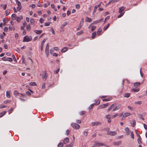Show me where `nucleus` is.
I'll use <instances>...</instances> for the list:
<instances>
[{
    "label": "nucleus",
    "instance_id": "obj_18",
    "mask_svg": "<svg viewBox=\"0 0 147 147\" xmlns=\"http://www.w3.org/2000/svg\"><path fill=\"white\" fill-rule=\"evenodd\" d=\"M117 1V0H111L109 1V2L108 3L107 5H109L111 3H114Z\"/></svg>",
    "mask_w": 147,
    "mask_h": 147
},
{
    "label": "nucleus",
    "instance_id": "obj_47",
    "mask_svg": "<svg viewBox=\"0 0 147 147\" xmlns=\"http://www.w3.org/2000/svg\"><path fill=\"white\" fill-rule=\"evenodd\" d=\"M34 22V20L33 19L31 18L30 19V22L31 24H33Z\"/></svg>",
    "mask_w": 147,
    "mask_h": 147
},
{
    "label": "nucleus",
    "instance_id": "obj_10",
    "mask_svg": "<svg viewBox=\"0 0 147 147\" xmlns=\"http://www.w3.org/2000/svg\"><path fill=\"white\" fill-rule=\"evenodd\" d=\"M125 131L126 135L127 136L129 135L130 134L129 128L128 127H126L125 129Z\"/></svg>",
    "mask_w": 147,
    "mask_h": 147
},
{
    "label": "nucleus",
    "instance_id": "obj_37",
    "mask_svg": "<svg viewBox=\"0 0 147 147\" xmlns=\"http://www.w3.org/2000/svg\"><path fill=\"white\" fill-rule=\"evenodd\" d=\"M130 133H131L130 136H131V138H132L134 139V134L133 132L132 131H130Z\"/></svg>",
    "mask_w": 147,
    "mask_h": 147
},
{
    "label": "nucleus",
    "instance_id": "obj_55",
    "mask_svg": "<svg viewBox=\"0 0 147 147\" xmlns=\"http://www.w3.org/2000/svg\"><path fill=\"white\" fill-rule=\"evenodd\" d=\"M100 100H98L96 102V103H95L96 105H98V104H100Z\"/></svg>",
    "mask_w": 147,
    "mask_h": 147
},
{
    "label": "nucleus",
    "instance_id": "obj_20",
    "mask_svg": "<svg viewBox=\"0 0 147 147\" xmlns=\"http://www.w3.org/2000/svg\"><path fill=\"white\" fill-rule=\"evenodd\" d=\"M125 9V7L123 6H121L119 9V12L121 13L122 12V11Z\"/></svg>",
    "mask_w": 147,
    "mask_h": 147
},
{
    "label": "nucleus",
    "instance_id": "obj_32",
    "mask_svg": "<svg viewBox=\"0 0 147 147\" xmlns=\"http://www.w3.org/2000/svg\"><path fill=\"white\" fill-rule=\"evenodd\" d=\"M130 95V94L129 93H125L124 94V96L125 97L128 98L129 97Z\"/></svg>",
    "mask_w": 147,
    "mask_h": 147
},
{
    "label": "nucleus",
    "instance_id": "obj_34",
    "mask_svg": "<svg viewBox=\"0 0 147 147\" xmlns=\"http://www.w3.org/2000/svg\"><path fill=\"white\" fill-rule=\"evenodd\" d=\"M96 35V32H93L92 34V38H94L95 36Z\"/></svg>",
    "mask_w": 147,
    "mask_h": 147
},
{
    "label": "nucleus",
    "instance_id": "obj_63",
    "mask_svg": "<svg viewBox=\"0 0 147 147\" xmlns=\"http://www.w3.org/2000/svg\"><path fill=\"white\" fill-rule=\"evenodd\" d=\"M8 30V28L7 27H5L4 28V31L5 32H7Z\"/></svg>",
    "mask_w": 147,
    "mask_h": 147
},
{
    "label": "nucleus",
    "instance_id": "obj_3",
    "mask_svg": "<svg viewBox=\"0 0 147 147\" xmlns=\"http://www.w3.org/2000/svg\"><path fill=\"white\" fill-rule=\"evenodd\" d=\"M101 123L100 122L95 121L92 122L91 124L92 126H96L100 125L101 124Z\"/></svg>",
    "mask_w": 147,
    "mask_h": 147
},
{
    "label": "nucleus",
    "instance_id": "obj_59",
    "mask_svg": "<svg viewBox=\"0 0 147 147\" xmlns=\"http://www.w3.org/2000/svg\"><path fill=\"white\" fill-rule=\"evenodd\" d=\"M106 117L107 119H110L111 116L110 114L107 115L106 116Z\"/></svg>",
    "mask_w": 147,
    "mask_h": 147
},
{
    "label": "nucleus",
    "instance_id": "obj_57",
    "mask_svg": "<svg viewBox=\"0 0 147 147\" xmlns=\"http://www.w3.org/2000/svg\"><path fill=\"white\" fill-rule=\"evenodd\" d=\"M16 1L18 6H21V3L19 1Z\"/></svg>",
    "mask_w": 147,
    "mask_h": 147
},
{
    "label": "nucleus",
    "instance_id": "obj_28",
    "mask_svg": "<svg viewBox=\"0 0 147 147\" xmlns=\"http://www.w3.org/2000/svg\"><path fill=\"white\" fill-rule=\"evenodd\" d=\"M140 85V83L139 82H136L134 84V86L135 87H137L139 86Z\"/></svg>",
    "mask_w": 147,
    "mask_h": 147
},
{
    "label": "nucleus",
    "instance_id": "obj_23",
    "mask_svg": "<svg viewBox=\"0 0 147 147\" xmlns=\"http://www.w3.org/2000/svg\"><path fill=\"white\" fill-rule=\"evenodd\" d=\"M47 77V74L45 71V74L44 76H42V78L43 79H46Z\"/></svg>",
    "mask_w": 147,
    "mask_h": 147
},
{
    "label": "nucleus",
    "instance_id": "obj_43",
    "mask_svg": "<svg viewBox=\"0 0 147 147\" xmlns=\"http://www.w3.org/2000/svg\"><path fill=\"white\" fill-rule=\"evenodd\" d=\"M138 115L139 116V117L140 118L142 119V120H144V119L142 117V115H139V114H138Z\"/></svg>",
    "mask_w": 147,
    "mask_h": 147
},
{
    "label": "nucleus",
    "instance_id": "obj_1",
    "mask_svg": "<svg viewBox=\"0 0 147 147\" xmlns=\"http://www.w3.org/2000/svg\"><path fill=\"white\" fill-rule=\"evenodd\" d=\"M72 127L74 129H78L80 128V125L76 123H71Z\"/></svg>",
    "mask_w": 147,
    "mask_h": 147
},
{
    "label": "nucleus",
    "instance_id": "obj_24",
    "mask_svg": "<svg viewBox=\"0 0 147 147\" xmlns=\"http://www.w3.org/2000/svg\"><path fill=\"white\" fill-rule=\"evenodd\" d=\"M29 85L31 86H35L36 85V83L35 82H30L29 83Z\"/></svg>",
    "mask_w": 147,
    "mask_h": 147
},
{
    "label": "nucleus",
    "instance_id": "obj_8",
    "mask_svg": "<svg viewBox=\"0 0 147 147\" xmlns=\"http://www.w3.org/2000/svg\"><path fill=\"white\" fill-rule=\"evenodd\" d=\"M102 3V2H100L98 5L95 6L94 8V10L93 11V13H95L97 9V8H98V7H100Z\"/></svg>",
    "mask_w": 147,
    "mask_h": 147
},
{
    "label": "nucleus",
    "instance_id": "obj_52",
    "mask_svg": "<svg viewBox=\"0 0 147 147\" xmlns=\"http://www.w3.org/2000/svg\"><path fill=\"white\" fill-rule=\"evenodd\" d=\"M120 13V14L118 16V18H120L123 15L124 13H122V12H121Z\"/></svg>",
    "mask_w": 147,
    "mask_h": 147
},
{
    "label": "nucleus",
    "instance_id": "obj_26",
    "mask_svg": "<svg viewBox=\"0 0 147 147\" xmlns=\"http://www.w3.org/2000/svg\"><path fill=\"white\" fill-rule=\"evenodd\" d=\"M6 113V111L1 112L0 113V117H2L4 115H5Z\"/></svg>",
    "mask_w": 147,
    "mask_h": 147
},
{
    "label": "nucleus",
    "instance_id": "obj_5",
    "mask_svg": "<svg viewBox=\"0 0 147 147\" xmlns=\"http://www.w3.org/2000/svg\"><path fill=\"white\" fill-rule=\"evenodd\" d=\"M107 134L111 135V136H114L117 133L115 131H108L107 133Z\"/></svg>",
    "mask_w": 147,
    "mask_h": 147
},
{
    "label": "nucleus",
    "instance_id": "obj_64",
    "mask_svg": "<svg viewBox=\"0 0 147 147\" xmlns=\"http://www.w3.org/2000/svg\"><path fill=\"white\" fill-rule=\"evenodd\" d=\"M144 128L147 130V125L145 124H144Z\"/></svg>",
    "mask_w": 147,
    "mask_h": 147
},
{
    "label": "nucleus",
    "instance_id": "obj_16",
    "mask_svg": "<svg viewBox=\"0 0 147 147\" xmlns=\"http://www.w3.org/2000/svg\"><path fill=\"white\" fill-rule=\"evenodd\" d=\"M11 18L12 20H14L16 18V14H13L11 16Z\"/></svg>",
    "mask_w": 147,
    "mask_h": 147
},
{
    "label": "nucleus",
    "instance_id": "obj_31",
    "mask_svg": "<svg viewBox=\"0 0 147 147\" xmlns=\"http://www.w3.org/2000/svg\"><path fill=\"white\" fill-rule=\"evenodd\" d=\"M84 32V31L83 30H82L76 33V35H79L82 34Z\"/></svg>",
    "mask_w": 147,
    "mask_h": 147
},
{
    "label": "nucleus",
    "instance_id": "obj_25",
    "mask_svg": "<svg viewBox=\"0 0 147 147\" xmlns=\"http://www.w3.org/2000/svg\"><path fill=\"white\" fill-rule=\"evenodd\" d=\"M10 12V9H7L5 11V15L6 16L8 15Z\"/></svg>",
    "mask_w": 147,
    "mask_h": 147
},
{
    "label": "nucleus",
    "instance_id": "obj_41",
    "mask_svg": "<svg viewBox=\"0 0 147 147\" xmlns=\"http://www.w3.org/2000/svg\"><path fill=\"white\" fill-rule=\"evenodd\" d=\"M67 24V22H64L62 24V25L61 27V28H63L65 27V26Z\"/></svg>",
    "mask_w": 147,
    "mask_h": 147
},
{
    "label": "nucleus",
    "instance_id": "obj_21",
    "mask_svg": "<svg viewBox=\"0 0 147 147\" xmlns=\"http://www.w3.org/2000/svg\"><path fill=\"white\" fill-rule=\"evenodd\" d=\"M42 30H34V32L37 34H39L41 33L42 32Z\"/></svg>",
    "mask_w": 147,
    "mask_h": 147
},
{
    "label": "nucleus",
    "instance_id": "obj_9",
    "mask_svg": "<svg viewBox=\"0 0 147 147\" xmlns=\"http://www.w3.org/2000/svg\"><path fill=\"white\" fill-rule=\"evenodd\" d=\"M121 105L119 104L115 107L114 108H113V111H116L117 110H118L121 108Z\"/></svg>",
    "mask_w": 147,
    "mask_h": 147
},
{
    "label": "nucleus",
    "instance_id": "obj_61",
    "mask_svg": "<svg viewBox=\"0 0 147 147\" xmlns=\"http://www.w3.org/2000/svg\"><path fill=\"white\" fill-rule=\"evenodd\" d=\"M110 100V99L107 98H106L104 99H103L102 100L103 101H107Z\"/></svg>",
    "mask_w": 147,
    "mask_h": 147
},
{
    "label": "nucleus",
    "instance_id": "obj_22",
    "mask_svg": "<svg viewBox=\"0 0 147 147\" xmlns=\"http://www.w3.org/2000/svg\"><path fill=\"white\" fill-rule=\"evenodd\" d=\"M131 114L130 113H124V116L125 117H127L131 115Z\"/></svg>",
    "mask_w": 147,
    "mask_h": 147
},
{
    "label": "nucleus",
    "instance_id": "obj_4",
    "mask_svg": "<svg viewBox=\"0 0 147 147\" xmlns=\"http://www.w3.org/2000/svg\"><path fill=\"white\" fill-rule=\"evenodd\" d=\"M104 144H105L104 143H102L100 142H95V144H94V146H103Z\"/></svg>",
    "mask_w": 147,
    "mask_h": 147
},
{
    "label": "nucleus",
    "instance_id": "obj_29",
    "mask_svg": "<svg viewBox=\"0 0 147 147\" xmlns=\"http://www.w3.org/2000/svg\"><path fill=\"white\" fill-rule=\"evenodd\" d=\"M110 23H109L107 24V25L106 26L104 27V30H105L107 29L110 26Z\"/></svg>",
    "mask_w": 147,
    "mask_h": 147
},
{
    "label": "nucleus",
    "instance_id": "obj_56",
    "mask_svg": "<svg viewBox=\"0 0 147 147\" xmlns=\"http://www.w3.org/2000/svg\"><path fill=\"white\" fill-rule=\"evenodd\" d=\"M138 143L139 144H142V142L139 139H138Z\"/></svg>",
    "mask_w": 147,
    "mask_h": 147
},
{
    "label": "nucleus",
    "instance_id": "obj_2",
    "mask_svg": "<svg viewBox=\"0 0 147 147\" xmlns=\"http://www.w3.org/2000/svg\"><path fill=\"white\" fill-rule=\"evenodd\" d=\"M32 39L31 37H30L28 36H25L23 38V42H28L30 41Z\"/></svg>",
    "mask_w": 147,
    "mask_h": 147
},
{
    "label": "nucleus",
    "instance_id": "obj_54",
    "mask_svg": "<svg viewBox=\"0 0 147 147\" xmlns=\"http://www.w3.org/2000/svg\"><path fill=\"white\" fill-rule=\"evenodd\" d=\"M129 109L131 110V111H134V109L132 107L130 106H128L127 107Z\"/></svg>",
    "mask_w": 147,
    "mask_h": 147
},
{
    "label": "nucleus",
    "instance_id": "obj_49",
    "mask_svg": "<svg viewBox=\"0 0 147 147\" xmlns=\"http://www.w3.org/2000/svg\"><path fill=\"white\" fill-rule=\"evenodd\" d=\"M11 102V100H6L3 101V103L5 104H6L8 103H9Z\"/></svg>",
    "mask_w": 147,
    "mask_h": 147
},
{
    "label": "nucleus",
    "instance_id": "obj_33",
    "mask_svg": "<svg viewBox=\"0 0 147 147\" xmlns=\"http://www.w3.org/2000/svg\"><path fill=\"white\" fill-rule=\"evenodd\" d=\"M133 123L131 124L132 126L133 127H134L136 124V121L134 120H133Z\"/></svg>",
    "mask_w": 147,
    "mask_h": 147
},
{
    "label": "nucleus",
    "instance_id": "obj_6",
    "mask_svg": "<svg viewBox=\"0 0 147 147\" xmlns=\"http://www.w3.org/2000/svg\"><path fill=\"white\" fill-rule=\"evenodd\" d=\"M46 40V39H44L42 40V42H41L40 49H41V50L42 51L43 50V47L44 45L45 42Z\"/></svg>",
    "mask_w": 147,
    "mask_h": 147
},
{
    "label": "nucleus",
    "instance_id": "obj_27",
    "mask_svg": "<svg viewBox=\"0 0 147 147\" xmlns=\"http://www.w3.org/2000/svg\"><path fill=\"white\" fill-rule=\"evenodd\" d=\"M121 141L117 142H114L113 144L115 145H119L121 144Z\"/></svg>",
    "mask_w": 147,
    "mask_h": 147
},
{
    "label": "nucleus",
    "instance_id": "obj_7",
    "mask_svg": "<svg viewBox=\"0 0 147 147\" xmlns=\"http://www.w3.org/2000/svg\"><path fill=\"white\" fill-rule=\"evenodd\" d=\"M109 104L108 103L105 104H104L102 105H100L98 108V109H102L103 108H105L108 105H109Z\"/></svg>",
    "mask_w": 147,
    "mask_h": 147
},
{
    "label": "nucleus",
    "instance_id": "obj_58",
    "mask_svg": "<svg viewBox=\"0 0 147 147\" xmlns=\"http://www.w3.org/2000/svg\"><path fill=\"white\" fill-rule=\"evenodd\" d=\"M88 134V132L87 131H84V135L85 136H87Z\"/></svg>",
    "mask_w": 147,
    "mask_h": 147
},
{
    "label": "nucleus",
    "instance_id": "obj_19",
    "mask_svg": "<svg viewBox=\"0 0 147 147\" xmlns=\"http://www.w3.org/2000/svg\"><path fill=\"white\" fill-rule=\"evenodd\" d=\"M115 104H113L111 105L110 107L108 109V111H109L111 110L115 106Z\"/></svg>",
    "mask_w": 147,
    "mask_h": 147
},
{
    "label": "nucleus",
    "instance_id": "obj_46",
    "mask_svg": "<svg viewBox=\"0 0 147 147\" xmlns=\"http://www.w3.org/2000/svg\"><path fill=\"white\" fill-rule=\"evenodd\" d=\"M30 26L29 24L27 25L26 27V29L27 30L30 31Z\"/></svg>",
    "mask_w": 147,
    "mask_h": 147
},
{
    "label": "nucleus",
    "instance_id": "obj_51",
    "mask_svg": "<svg viewBox=\"0 0 147 147\" xmlns=\"http://www.w3.org/2000/svg\"><path fill=\"white\" fill-rule=\"evenodd\" d=\"M3 25L4 26H5L6 25V20L5 19V18H4L3 20Z\"/></svg>",
    "mask_w": 147,
    "mask_h": 147
},
{
    "label": "nucleus",
    "instance_id": "obj_11",
    "mask_svg": "<svg viewBox=\"0 0 147 147\" xmlns=\"http://www.w3.org/2000/svg\"><path fill=\"white\" fill-rule=\"evenodd\" d=\"M89 28H91V30L92 31H93L96 28V26H92L91 24H90L88 27Z\"/></svg>",
    "mask_w": 147,
    "mask_h": 147
},
{
    "label": "nucleus",
    "instance_id": "obj_15",
    "mask_svg": "<svg viewBox=\"0 0 147 147\" xmlns=\"http://www.w3.org/2000/svg\"><path fill=\"white\" fill-rule=\"evenodd\" d=\"M68 50V48L67 47H64L61 50V52L62 53H64Z\"/></svg>",
    "mask_w": 147,
    "mask_h": 147
},
{
    "label": "nucleus",
    "instance_id": "obj_35",
    "mask_svg": "<svg viewBox=\"0 0 147 147\" xmlns=\"http://www.w3.org/2000/svg\"><path fill=\"white\" fill-rule=\"evenodd\" d=\"M131 90L134 92H138L139 91V89H133Z\"/></svg>",
    "mask_w": 147,
    "mask_h": 147
},
{
    "label": "nucleus",
    "instance_id": "obj_42",
    "mask_svg": "<svg viewBox=\"0 0 147 147\" xmlns=\"http://www.w3.org/2000/svg\"><path fill=\"white\" fill-rule=\"evenodd\" d=\"M63 144L62 142H60L58 145V147H63Z\"/></svg>",
    "mask_w": 147,
    "mask_h": 147
},
{
    "label": "nucleus",
    "instance_id": "obj_17",
    "mask_svg": "<svg viewBox=\"0 0 147 147\" xmlns=\"http://www.w3.org/2000/svg\"><path fill=\"white\" fill-rule=\"evenodd\" d=\"M85 21L86 22H92V20L91 18L88 17H86L85 19Z\"/></svg>",
    "mask_w": 147,
    "mask_h": 147
},
{
    "label": "nucleus",
    "instance_id": "obj_36",
    "mask_svg": "<svg viewBox=\"0 0 147 147\" xmlns=\"http://www.w3.org/2000/svg\"><path fill=\"white\" fill-rule=\"evenodd\" d=\"M51 23V22H48L45 23V26H49Z\"/></svg>",
    "mask_w": 147,
    "mask_h": 147
},
{
    "label": "nucleus",
    "instance_id": "obj_62",
    "mask_svg": "<svg viewBox=\"0 0 147 147\" xmlns=\"http://www.w3.org/2000/svg\"><path fill=\"white\" fill-rule=\"evenodd\" d=\"M17 18V21L18 22H19L21 20V18H20L19 17H18Z\"/></svg>",
    "mask_w": 147,
    "mask_h": 147
},
{
    "label": "nucleus",
    "instance_id": "obj_45",
    "mask_svg": "<svg viewBox=\"0 0 147 147\" xmlns=\"http://www.w3.org/2000/svg\"><path fill=\"white\" fill-rule=\"evenodd\" d=\"M94 105H95L94 103H93V104L91 105L90 106V107H89V109L90 110H91V109H92V108L93 107Z\"/></svg>",
    "mask_w": 147,
    "mask_h": 147
},
{
    "label": "nucleus",
    "instance_id": "obj_39",
    "mask_svg": "<svg viewBox=\"0 0 147 147\" xmlns=\"http://www.w3.org/2000/svg\"><path fill=\"white\" fill-rule=\"evenodd\" d=\"M49 46L48 44H47L46 47L45 51H49Z\"/></svg>",
    "mask_w": 147,
    "mask_h": 147
},
{
    "label": "nucleus",
    "instance_id": "obj_30",
    "mask_svg": "<svg viewBox=\"0 0 147 147\" xmlns=\"http://www.w3.org/2000/svg\"><path fill=\"white\" fill-rule=\"evenodd\" d=\"M83 25L81 23H80V25L77 28V29L76 30H80V29H81V27H82V26H83Z\"/></svg>",
    "mask_w": 147,
    "mask_h": 147
},
{
    "label": "nucleus",
    "instance_id": "obj_53",
    "mask_svg": "<svg viewBox=\"0 0 147 147\" xmlns=\"http://www.w3.org/2000/svg\"><path fill=\"white\" fill-rule=\"evenodd\" d=\"M102 29L100 28H98V31L97 32V33L98 34V33H100L102 31Z\"/></svg>",
    "mask_w": 147,
    "mask_h": 147
},
{
    "label": "nucleus",
    "instance_id": "obj_60",
    "mask_svg": "<svg viewBox=\"0 0 147 147\" xmlns=\"http://www.w3.org/2000/svg\"><path fill=\"white\" fill-rule=\"evenodd\" d=\"M12 57H13V60L14 61H16V62H17V60L16 59V58H15V56L14 55H12Z\"/></svg>",
    "mask_w": 147,
    "mask_h": 147
},
{
    "label": "nucleus",
    "instance_id": "obj_14",
    "mask_svg": "<svg viewBox=\"0 0 147 147\" xmlns=\"http://www.w3.org/2000/svg\"><path fill=\"white\" fill-rule=\"evenodd\" d=\"M69 141V138L67 137L65 138L63 140V143L64 144H66L68 143Z\"/></svg>",
    "mask_w": 147,
    "mask_h": 147
},
{
    "label": "nucleus",
    "instance_id": "obj_38",
    "mask_svg": "<svg viewBox=\"0 0 147 147\" xmlns=\"http://www.w3.org/2000/svg\"><path fill=\"white\" fill-rule=\"evenodd\" d=\"M86 113V112L84 111H82L80 113V115H83Z\"/></svg>",
    "mask_w": 147,
    "mask_h": 147
},
{
    "label": "nucleus",
    "instance_id": "obj_48",
    "mask_svg": "<svg viewBox=\"0 0 147 147\" xmlns=\"http://www.w3.org/2000/svg\"><path fill=\"white\" fill-rule=\"evenodd\" d=\"M142 103L141 101H138L137 102H135V104H138V105H140Z\"/></svg>",
    "mask_w": 147,
    "mask_h": 147
},
{
    "label": "nucleus",
    "instance_id": "obj_50",
    "mask_svg": "<svg viewBox=\"0 0 147 147\" xmlns=\"http://www.w3.org/2000/svg\"><path fill=\"white\" fill-rule=\"evenodd\" d=\"M44 21V19L42 18H40V21L41 23H42Z\"/></svg>",
    "mask_w": 147,
    "mask_h": 147
},
{
    "label": "nucleus",
    "instance_id": "obj_44",
    "mask_svg": "<svg viewBox=\"0 0 147 147\" xmlns=\"http://www.w3.org/2000/svg\"><path fill=\"white\" fill-rule=\"evenodd\" d=\"M7 61L10 62H11L13 61V60L11 58L8 57L7 58Z\"/></svg>",
    "mask_w": 147,
    "mask_h": 147
},
{
    "label": "nucleus",
    "instance_id": "obj_40",
    "mask_svg": "<svg viewBox=\"0 0 147 147\" xmlns=\"http://www.w3.org/2000/svg\"><path fill=\"white\" fill-rule=\"evenodd\" d=\"M74 140H73L72 142L69 144V147H71L74 144Z\"/></svg>",
    "mask_w": 147,
    "mask_h": 147
},
{
    "label": "nucleus",
    "instance_id": "obj_12",
    "mask_svg": "<svg viewBox=\"0 0 147 147\" xmlns=\"http://www.w3.org/2000/svg\"><path fill=\"white\" fill-rule=\"evenodd\" d=\"M11 91L10 90L7 91L6 92V96L8 98H10L11 97L10 96Z\"/></svg>",
    "mask_w": 147,
    "mask_h": 147
},
{
    "label": "nucleus",
    "instance_id": "obj_13",
    "mask_svg": "<svg viewBox=\"0 0 147 147\" xmlns=\"http://www.w3.org/2000/svg\"><path fill=\"white\" fill-rule=\"evenodd\" d=\"M103 19V18H101L98 20L94 22L93 23L95 24H98L99 23L101 22L102 21Z\"/></svg>",
    "mask_w": 147,
    "mask_h": 147
}]
</instances>
